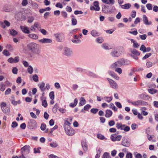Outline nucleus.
Segmentation results:
<instances>
[{
    "instance_id": "774afa93",
    "label": "nucleus",
    "mask_w": 158,
    "mask_h": 158,
    "mask_svg": "<svg viewBox=\"0 0 158 158\" xmlns=\"http://www.w3.org/2000/svg\"><path fill=\"white\" fill-rule=\"evenodd\" d=\"M126 158H132V155L130 152H127L126 155Z\"/></svg>"
},
{
    "instance_id": "bf43d9fd",
    "label": "nucleus",
    "mask_w": 158,
    "mask_h": 158,
    "mask_svg": "<svg viewBox=\"0 0 158 158\" xmlns=\"http://www.w3.org/2000/svg\"><path fill=\"white\" fill-rule=\"evenodd\" d=\"M33 79L35 82L38 81V77L37 75L35 74L33 76Z\"/></svg>"
},
{
    "instance_id": "8fccbe9b",
    "label": "nucleus",
    "mask_w": 158,
    "mask_h": 158,
    "mask_svg": "<svg viewBox=\"0 0 158 158\" xmlns=\"http://www.w3.org/2000/svg\"><path fill=\"white\" fill-rule=\"evenodd\" d=\"M72 41L73 43H76V44H79L81 43V40L77 39H74L72 40Z\"/></svg>"
},
{
    "instance_id": "4c0bfd02",
    "label": "nucleus",
    "mask_w": 158,
    "mask_h": 158,
    "mask_svg": "<svg viewBox=\"0 0 158 158\" xmlns=\"http://www.w3.org/2000/svg\"><path fill=\"white\" fill-rule=\"evenodd\" d=\"M93 5L94 7L96 8H98V10H100V7L99 6V3L98 1H95L93 3Z\"/></svg>"
},
{
    "instance_id": "412c9836",
    "label": "nucleus",
    "mask_w": 158,
    "mask_h": 158,
    "mask_svg": "<svg viewBox=\"0 0 158 158\" xmlns=\"http://www.w3.org/2000/svg\"><path fill=\"white\" fill-rule=\"evenodd\" d=\"M112 114V111L109 110H107L106 111V114L105 116L106 118L110 117Z\"/></svg>"
},
{
    "instance_id": "4468645a",
    "label": "nucleus",
    "mask_w": 158,
    "mask_h": 158,
    "mask_svg": "<svg viewBox=\"0 0 158 158\" xmlns=\"http://www.w3.org/2000/svg\"><path fill=\"white\" fill-rule=\"evenodd\" d=\"M39 41L43 44L50 43L52 42V40L48 38H43L39 40Z\"/></svg>"
},
{
    "instance_id": "bb28decb",
    "label": "nucleus",
    "mask_w": 158,
    "mask_h": 158,
    "mask_svg": "<svg viewBox=\"0 0 158 158\" xmlns=\"http://www.w3.org/2000/svg\"><path fill=\"white\" fill-rule=\"evenodd\" d=\"M118 61H116L115 63L113 64L110 66V68L111 69H116V67H120V66H119V64L118 65Z\"/></svg>"
},
{
    "instance_id": "69168bd1",
    "label": "nucleus",
    "mask_w": 158,
    "mask_h": 158,
    "mask_svg": "<svg viewBox=\"0 0 158 158\" xmlns=\"http://www.w3.org/2000/svg\"><path fill=\"white\" fill-rule=\"evenodd\" d=\"M98 111V109L97 108H92L91 110V112L94 114H96Z\"/></svg>"
},
{
    "instance_id": "2eb2a0df",
    "label": "nucleus",
    "mask_w": 158,
    "mask_h": 158,
    "mask_svg": "<svg viewBox=\"0 0 158 158\" xmlns=\"http://www.w3.org/2000/svg\"><path fill=\"white\" fill-rule=\"evenodd\" d=\"M143 21L144 24L146 25H150L152 24V23L150 21L148 22L147 17L145 15H143Z\"/></svg>"
},
{
    "instance_id": "aec40b11",
    "label": "nucleus",
    "mask_w": 158,
    "mask_h": 158,
    "mask_svg": "<svg viewBox=\"0 0 158 158\" xmlns=\"http://www.w3.org/2000/svg\"><path fill=\"white\" fill-rule=\"evenodd\" d=\"M28 36L34 40H37L38 38V36L35 34H30L28 35Z\"/></svg>"
},
{
    "instance_id": "20e7f679",
    "label": "nucleus",
    "mask_w": 158,
    "mask_h": 158,
    "mask_svg": "<svg viewBox=\"0 0 158 158\" xmlns=\"http://www.w3.org/2000/svg\"><path fill=\"white\" fill-rule=\"evenodd\" d=\"M54 35L56 41L58 42H62L64 39V35L62 33H58Z\"/></svg>"
},
{
    "instance_id": "dca6fc26",
    "label": "nucleus",
    "mask_w": 158,
    "mask_h": 158,
    "mask_svg": "<svg viewBox=\"0 0 158 158\" xmlns=\"http://www.w3.org/2000/svg\"><path fill=\"white\" fill-rule=\"evenodd\" d=\"M29 124L31 128L35 129L37 127V123L35 120H31Z\"/></svg>"
},
{
    "instance_id": "473e14b6",
    "label": "nucleus",
    "mask_w": 158,
    "mask_h": 158,
    "mask_svg": "<svg viewBox=\"0 0 158 158\" xmlns=\"http://www.w3.org/2000/svg\"><path fill=\"white\" fill-rule=\"evenodd\" d=\"M91 34L93 36H96L98 35V32L96 30H93L91 31Z\"/></svg>"
},
{
    "instance_id": "052dcab7",
    "label": "nucleus",
    "mask_w": 158,
    "mask_h": 158,
    "mask_svg": "<svg viewBox=\"0 0 158 158\" xmlns=\"http://www.w3.org/2000/svg\"><path fill=\"white\" fill-rule=\"evenodd\" d=\"M91 107V106L89 104H87L84 107V110L88 111L89 108Z\"/></svg>"
},
{
    "instance_id": "7c9ffc66",
    "label": "nucleus",
    "mask_w": 158,
    "mask_h": 158,
    "mask_svg": "<svg viewBox=\"0 0 158 158\" xmlns=\"http://www.w3.org/2000/svg\"><path fill=\"white\" fill-rule=\"evenodd\" d=\"M58 108V106L57 104H56L52 108V111L54 113H56L57 111Z\"/></svg>"
},
{
    "instance_id": "9d476101",
    "label": "nucleus",
    "mask_w": 158,
    "mask_h": 158,
    "mask_svg": "<svg viewBox=\"0 0 158 158\" xmlns=\"http://www.w3.org/2000/svg\"><path fill=\"white\" fill-rule=\"evenodd\" d=\"M0 25L2 28L4 29L6 28V26L7 27L9 26L10 25V23L8 21L5 20L3 22H0Z\"/></svg>"
},
{
    "instance_id": "c03bdc74",
    "label": "nucleus",
    "mask_w": 158,
    "mask_h": 158,
    "mask_svg": "<svg viewBox=\"0 0 158 158\" xmlns=\"http://www.w3.org/2000/svg\"><path fill=\"white\" fill-rule=\"evenodd\" d=\"M130 64V62L129 60L127 59H123V65H127Z\"/></svg>"
},
{
    "instance_id": "603ef678",
    "label": "nucleus",
    "mask_w": 158,
    "mask_h": 158,
    "mask_svg": "<svg viewBox=\"0 0 158 158\" xmlns=\"http://www.w3.org/2000/svg\"><path fill=\"white\" fill-rule=\"evenodd\" d=\"M3 54L6 56H9L10 55V53L6 50H4L2 52Z\"/></svg>"
},
{
    "instance_id": "c756f323",
    "label": "nucleus",
    "mask_w": 158,
    "mask_h": 158,
    "mask_svg": "<svg viewBox=\"0 0 158 158\" xmlns=\"http://www.w3.org/2000/svg\"><path fill=\"white\" fill-rule=\"evenodd\" d=\"M50 146L52 148H56L58 146V144L56 142H53L50 143Z\"/></svg>"
},
{
    "instance_id": "7ed1b4c3",
    "label": "nucleus",
    "mask_w": 158,
    "mask_h": 158,
    "mask_svg": "<svg viewBox=\"0 0 158 158\" xmlns=\"http://www.w3.org/2000/svg\"><path fill=\"white\" fill-rule=\"evenodd\" d=\"M30 147L29 145L24 146L21 149L22 155H27L30 152Z\"/></svg>"
},
{
    "instance_id": "393cba45",
    "label": "nucleus",
    "mask_w": 158,
    "mask_h": 158,
    "mask_svg": "<svg viewBox=\"0 0 158 158\" xmlns=\"http://www.w3.org/2000/svg\"><path fill=\"white\" fill-rule=\"evenodd\" d=\"M71 124L67 120H66L64 121V128H69V127H71L70 126Z\"/></svg>"
},
{
    "instance_id": "c85d7f7f",
    "label": "nucleus",
    "mask_w": 158,
    "mask_h": 158,
    "mask_svg": "<svg viewBox=\"0 0 158 158\" xmlns=\"http://www.w3.org/2000/svg\"><path fill=\"white\" fill-rule=\"evenodd\" d=\"M85 99L81 97L79 103V106H82L85 104Z\"/></svg>"
},
{
    "instance_id": "864d4df0",
    "label": "nucleus",
    "mask_w": 158,
    "mask_h": 158,
    "mask_svg": "<svg viewBox=\"0 0 158 158\" xmlns=\"http://www.w3.org/2000/svg\"><path fill=\"white\" fill-rule=\"evenodd\" d=\"M152 54L150 53L146 54L145 56L143 57L142 60H144L148 58Z\"/></svg>"
},
{
    "instance_id": "1a4fd4ad",
    "label": "nucleus",
    "mask_w": 158,
    "mask_h": 158,
    "mask_svg": "<svg viewBox=\"0 0 158 158\" xmlns=\"http://www.w3.org/2000/svg\"><path fill=\"white\" fill-rule=\"evenodd\" d=\"M102 11L105 13H107L109 12L111 13L112 11L109 9V6L107 5H103L102 7Z\"/></svg>"
},
{
    "instance_id": "f8f14e48",
    "label": "nucleus",
    "mask_w": 158,
    "mask_h": 158,
    "mask_svg": "<svg viewBox=\"0 0 158 158\" xmlns=\"http://www.w3.org/2000/svg\"><path fill=\"white\" fill-rule=\"evenodd\" d=\"M122 144L125 147H128L130 145V143L127 139L124 137L122 142Z\"/></svg>"
},
{
    "instance_id": "423d86ee",
    "label": "nucleus",
    "mask_w": 158,
    "mask_h": 158,
    "mask_svg": "<svg viewBox=\"0 0 158 158\" xmlns=\"http://www.w3.org/2000/svg\"><path fill=\"white\" fill-rule=\"evenodd\" d=\"M133 105L135 106H145L148 105L147 103L145 101L141 100H139L133 102Z\"/></svg>"
},
{
    "instance_id": "3c124183",
    "label": "nucleus",
    "mask_w": 158,
    "mask_h": 158,
    "mask_svg": "<svg viewBox=\"0 0 158 158\" xmlns=\"http://www.w3.org/2000/svg\"><path fill=\"white\" fill-rule=\"evenodd\" d=\"M40 149H41V148L40 147H38L37 148H34V153H40Z\"/></svg>"
},
{
    "instance_id": "0eeeda50",
    "label": "nucleus",
    "mask_w": 158,
    "mask_h": 158,
    "mask_svg": "<svg viewBox=\"0 0 158 158\" xmlns=\"http://www.w3.org/2000/svg\"><path fill=\"white\" fill-rule=\"evenodd\" d=\"M66 133L69 135H73L75 133V131L71 127L64 128Z\"/></svg>"
},
{
    "instance_id": "f704fd0d",
    "label": "nucleus",
    "mask_w": 158,
    "mask_h": 158,
    "mask_svg": "<svg viewBox=\"0 0 158 158\" xmlns=\"http://www.w3.org/2000/svg\"><path fill=\"white\" fill-rule=\"evenodd\" d=\"M134 155L135 156V158H142V156L139 153H137V152H134Z\"/></svg>"
},
{
    "instance_id": "6e6552de",
    "label": "nucleus",
    "mask_w": 158,
    "mask_h": 158,
    "mask_svg": "<svg viewBox=\"0 0 158 158\" xmlns=\"http://www.w3.org/2000/svg\"><path fill=\"white\" fill-rule=\"evenodd\" d=\"M122 137V136L121 135H118L116 136L115 135H112L110 136V139L113 141H119L121 140Z\"/></svg>"
},
{
    "instance_id": "79ce46f5",
    "label": "nucleus",
    "mask_w": 158,
    "mask_h": 158,
    "mask_svg": "<svg viewBox=\"0 0 158 158\" xmlns=\"http://www.w3.org/2000/svg\"><path fill=\"white\" fill-rule=\"evenodd\" d=\"M102 158H110V156L109 153L106 152L103 154Z\"/></svg>"
},
{
    "instance_id": "6e6d98bb",
    "label": "nucleus",
    "mask_w": 158,
    "mask_h": 158,
    "mask_svg": "<svg viewBox=\"0 0 158 158\" xmlns=\"http://www.w3.org/2000/svg\"><path fill=\"white\" fill-rule=\"evenodd\" d=\"M140 50L142 51L143 52H145V50H146V47L143 44H142L141 46V47L140 48Z\"/></svg>"
},
{
    "instance_id": "49530a36",
    "label": "nucleus",
    "mask_w": 158,
    "mask_h": 158,
    "mask_svg": "<svg viewBox=\"0 0 158 158\" xmlns=\"http://www.w3.org/2000/svg\"><path fill=\"white\" fill-rule=\"evenodd\" d=\"M28 72L30 74H31L33 72V69L32 67L31 66H29L28 68L27 69Z\"/></svg>"
},
{
    "instance_id": "cd10ccee",
    "label": "nucleus",
    "mask_w": 158,
    "mask_h": 158,
    "mask_svg": "<svg viewBox=\"0 0 158 158\" xmlns=\"http://www.w3.org/2000/svg\"><path fill=\"white\" fill-rule=\"evenodd\" d=\"M78 102V100L77 98H75L74 99V102L73 103H71L70 104L69 106L72 107H75Z\"/></svg>"
},
{
    "instance_id": "2f4dec72",
    "label": "nucleus",
    "mask_w": 158,
    "mask_h": 158,
    "mask_svg": "<svg viewBox=\"0 0 158 158\" xmlns=\"http://www.w3.org/2000/svg\"><path fill=\"white\" fill-rule=\"evenodd\" d=\"M87 74L89 76L92 77H97V76L95 74L90 71H88L87 73Z\"/></svg>"
},
{
    "instance_id": "de8ad7c7",
    "label": "nucleus",
    "mask_w": 158,
    "mask_h": 158,
    "mask_svg": "<svg viewBox=\"0 0 158 158\" xmlns=\"http://www.w3.org/2000/svg\"><path fill=\"white\" fill-rule=\"evenodd\" d=\"M42 105L44 107H46L47 106L48 104L45 99H44V100L42 101Z\"/></svg>"
},
{
    "instance_id": "5701e85b",
    "label": "nucleus",
    "mask_w": 158,
    "mask_h": 158,
    "mask_svg": "<svg viewBox=\"0 0 158 158\" xmlns=\"http://www.w3.org/2000/svg\"><path fill=\"white\" fill-rule=\"evenodd\" d=\"M130 51L132 53L136 56H139L140 54L139 52L135 49H130Z\"/></svg>"
},
{
    "instance_id": "e2e57ef3",
    "label": "nucleus",
    "mask_w": 158,
    "mask_h": 158,
    "mask_svg": "<svg viewBox=\"0 0 158 158\" xmlns=\"http://www.w3.org/2000/svg\"><path fill=\"white\" fill-rule=\"evenodd\" d=\"M118 65L119 64V66H121L122 65H123V59H121L119 60L118 61Z\"/></svg>"
},
{
    "instance_id": "f257e3e1",
    "label": "nucleus",
    "mask_w": 158,
    "mask_h": 158,
    "mask_svg": "<svg viewBox=\"0 0 158 158\" xmlns=\"http://www.w3.org/2000/svg\"><path fill=\"white\" fill-rule=\"evenodd\" d=\"M27 48L30 53V56L33 57L35 55H40L41 50L39 44L34 42H31L27 45Z\"/></svg>"
},
{
    "instance_id": "ea45409f",
    "label": "nucleus",
    "mask_w": 158,
    "mask_h": 158,
    "mask_svg": "<svg viewBox=\"0 0 158 158\" xmlns=\"http://www.w3.org/2000/svg\"><path fill=\"white\" fill-rule=\"evenodd\" d=\"M6 47L10 51H11L13 50V47L10 44H8L6 45Z\"/></svg>"
},
{
    "instance_id": "9b49d317",
    "label": "nucleus",
    "mask_w": 158,
    "mask_h": 158,
    "mask_svg": "<svg viewBox=\"0 0 158 158\" xmlns=\"http://www.w3.org/2000/svg\"><path fill=\"white\" fill-rule=\"evenodd\" d=\"M22 31L25 34H29L30 31L28 27L25 26H21L20 27Z\"/></svg>"
},
{
    "instance_id": "58836bf2",
    "label": "nucleus",
    "mask_w": 158,
    "mask_h": 158,
    "mask_svg": "<svg viewBox=\"0 0 158 158\" xmlns=\"http://www.w3.org/2000/svg\"><path fill=\"white\" fill-rule=\"evenodd\" d=\"M10 34L12 35H16L18 33L14 29H12L10 30Z\"/></svg>"
},
{
    "instance_id": "4be33fe9",
    "label": "nucleus",
    "mask_w": 158,
    "mask_h": 158,
    "mask_svg": "<svg viewBox=\"0 0 158 158\" xmlns=\"http://www.w3.org/2000/svg\"><path fill=\"white\" fill-rule=\"evenodd\" d=\"M38 86L39 87L41 91L44 92L45 89V88L44 87L45 83L44 82H43L40 84H38Z\"/></svg>"
},
{
    "instance_id": "72a5a7b5",
    "label": "nucleus",
    "mask_w": 158,
    "mask_h": 158,
    "mask_svg": "<svg viewBox=\"0 0 158 158\" xmlns=\"http://www.w3.org/2000/svg\"><path fill=\"white\" fill-rule=\"evenodd\" d=\"M103 99L105 100L108 102H110L112 99V97H105Z\"/></svg>"
},
{
    "instance_id": "b1692460",
    "label": "nucleus",
    "mask_w": 158,
    "mask_h": 158,
    "mask_svg": "<svg viewBox=\"0 0 158 158\" xmlns=\"http://www.w3.org/2000/svg\"><path fill=\"white\" fill-rule=\"evenodd\" d=\"M72 25L73 26L76 25L77 23V21L75 18V17L73 15L71 16Z\"/></svg>"
},
{
    "instance_id": "c9c22d12",
    "label": "nucleus",
    "mask_w": 158,
    "mask_h": 158,
    "mask_svg": "<svg viewBox=\"0 0 158 158\" xmlns=\"http://www.w3.org/2000/svg\"><path fill=\"white\" fill-rule=\"evenodd\" d=\"M148 91L149 93L152 94L156 93L157 92V90L152 89H148Z\"/></svg>"
},
{
    "instance_id": "a19ab883",
    "label": "nucleus",
    "mask_w": 158,
    "mask_h": 158,
    "mask_svg": "<svg viewBox=\"0 0 158 158\" xmlns=\"http://www.w3.org/2000/svg\"><path fill=\"white\" fill-rule=\"evenodd\" d=\"M49 96L51 100H53L54 98V92L53 91L49 93Z\"/></svg>"
},
{
    "instance_id": "f3484780",
    "label": "nucleus",
    "mask_w": 158,
    "mask_h": 158,
    "mask_svg": "<svg viewBox=\"0 0 158 158\" xmlns=\"http://www.w3.org/2000/svg\"><path fill=\"white\" fill-rule=\"evenodd\" d=\"M111 56L113 57H118L119 56V54L117 50L114 49L110 53Z\"/></svg>"
},
{
    "instance_id": "a18cd8bd",
    "label": "nucleus",
    "mask_w": 158,
    "mask_h": 158,
    "mask_svg": "<svg viewBox=\"0 0 158 158\" xmlns=\"http://www.w3.org/2000/svg\"><path fill=\"white\" fill-rule=\"evenodd\" d=\"M12 8H11V6L9 7L6 8V7H4V10L6 12H9L12 10Z\"/></svg>"
},
{
    "instance_id": "39448f33",
    "label": "nucleus",
    "mask_w": 158,
    "mask_h": 158,
    "mask_svg": "<svg viewBox=\"0 0 158 158\" xmlns=\"http://www.w3.org/2000/svg\"><path fill=\"white\" fill-rule=\"evenodd\" d=\"M107 80L109 83L110 86L112 88L114 89H117L118 88V84L115 81L109 78H107Z\"/></svg>"
},
{
    "instance_id": "5fc2aeb1",
    "label": "nucleus",
    "mask_w": 158,
    "mask_h": 158,
    "mask_svg": "<svg viewBox=\"0 0 158 158\" xmlns=\"http://www.w3.org/2000/svg\"><path fill=\"white\" fill-rule=\"evenodd\" d=\"M146 6L148 10H152V6L151 4L150 3L147 4L146 5Z\"/></svg>"
},
{
    "instance_id": "6ab92c4d",
    "label": "nucleus",
    "mask_w": 158,
    "mask_h": 158,
    "mask_svg": "<svg viewBox=\"0 0 158 158\" xmlns=\"http://www.w3.org/2000/svg\"><path fill=\"white\" fill-rule=\"evenodd\" d=\"M81 145L82 148L84 151L87 150V145L85 140H83L81 142Z\"/></svg>"
},
{
    "instance_id": "338daca9",
    "label": "nucleus",
    "mask_w": 158,
    "mask_h": 158,
    "mask_svg": "<svg viewBox=\"0 0 158 158\" xmlns=\"http://www.w3.org/2000/svg\"><path fill=\"white\" fill-rule=\"evenodd\" d=\"M115 71L120 74L122 73V70L120 68H116L115 69Z\"/></svg>"
},
{
    "instance_id": "ddd939ff",
    "label": "nucleus",
    "mask_w": 158,
    "mask_h": 158,
    "mask_svg": "<svg viewBox=\"0 0 158 158\" xmlns=\"http://www.w3.org/2000/svg\"><path fill=\"white\" fill-rule=\"evenodd\" d=\"M147 137L148 139L151 142H156V137L153 135H150L148 133L147 134Z\"/></svg>"
},
{
    "instance_id": "13d9d810",
    "label": "nucleus",
    "mask_w": 158,
    "mask_h": 158,
    "mask_svg": "<svg viewBox=\"0 0 158 158\" xmlns=\"http://www.w3.org/2000/svg\"><path fill=\"white\" fill-rule=\"evenodd\" d=\"M153 65V63L150 61L147 62L146 63V66L148 68H150Z\"/></svg>"
},
{
    "instance_id": "a211bd4d",
    "label": "nucleus",
    "mask_w": 158,
    "mask_h": 158,
    "mask_svg": "<svg viewBox=\"0 0 158 158\" xmlns=\"http://www.w3.org/2000/svg\"><path fill=\"white\" fill-rule=\"evenodd\" d=\"M2 110L6 114H8L10 112V107L6 106L5 108H2Z\"/></svg>"
},
{
    "instance_id": "09e8293b",
    "label": "nucleus",
    "mask_w": 158,
    "mask_h": 158,
    "mask_svg": "<svg viewBox=\"0 0 158 158\" xmlns=\"http://www.w3.org/2000/svg\"><path fill=\"white\" fill-rule=\"evenodd\" d=\"M18 71V69L16 67H14L13 68L12 72L14 74H16L17 73Z\"/></svg>"
},
{
    "instance_id": "e433bc0d",
    "label": "nucleus",
    "mask_w": 158,
    "mask_h": 158,
    "mask_svg": "<svg viewBox=\"0 0 158 158\" xmlns=\"http://www.w3.org/2000/svg\"><path fill=\"white\" fill-rule=\"evenodd\" d=\"M97 137L98 139L101 140H103L105 139L104 136L100 134H98Z\"/></svg>"
},
{
    "instance_id": "4d7b16f0",
    "label": "nucleus",
    "mask_w": 158,
    "mask_h": 158,
    "mask_svg": "<svg viewBox=\"0 0 158 158\" xmlns=\"http://www.w3.org/2000/svg\"><path fill=\"white\" fill-rule=\"evenodd\" d=\"M0 106L1 107L2 110V108H5L6 107V104L4 102H1L0 104Z\"/></svg>"
},
{
    "instance_id": "37998d69",
    "label": "nucleus",
    "mask_w": 158,
    "mask_h": 158,
    "mask_svg": "<svg viewBox=\"0 0 158 158\" xmlns=\"http://www.w3.org/2000/svg\"><path fill=\"white\" fill-rule=\"evenodd\" d=\"M34 24L35 26V28H37L38 30H40L41 28L40 24L38 22L35 23Z\"/></svg>"
},
{
    "instance_id": "0e129e2a",
    "label": "nucleus",
    "mask_w": 158,
    "mask_h": 158,
    "mask_svg": "<svg viewBox=\"0 0 158 158\" xmlns=\"http://www.w3.org/2000/svg\"><path fill=\"white\" fill-rule=\"evenodd\" d=\"M102 48L105 49H109L110 48H108V45L106 44H102Z\"/></svg>"
},
{
    "instance_id": "a878e982",
    "label": "nucleus",
    "mask_w": 158,
    "mask_h": 158,
    "mask_svg": "<svg viewBox=\"0 0 158 158\" xmlns=\"http://www.w3.org/2000/svg\"><path fill=\"white\" fill-rule=\"evenodd\" d=\"M131 4L130 3L126 4L124 5L121 6L122 8L125 9H128L131 7Z\"/></svg>"
},
{
    "instance_id": "680f3d73",
    "label": "nucleus",
    "mask_w": 158,
    "mask_h": 158,
    "mask_svg": "<svg viewBox=\"0 0 158 158\" xmlns=\"http://www.w3.org/2000/svg\"><path fill=\"white\" fill-rule=\"evenodd\" d=\"M40 31L44 35H46L47 33V31L44 29H42L40 30Z\"/></svg>"
},
{
    "instance_id": "f03ea898",
    "label": "nucleus",
    "mask_w": 158,
    "mask_h": 158,
    "mask_svg": "<svg viewBox=\"0 0 158 158\" xmlns=\"http://www.w3.org/2000/svg\"><path fill=\"white\" fill-rule=\"evenodd\" d=\"M63 54L66 56L70 57L73 55V51L70 48L64 47L63 48Z\"/></svg>"
}]
</instances>
